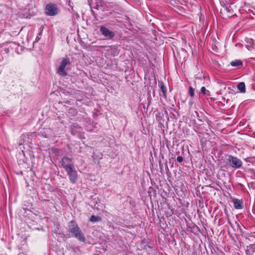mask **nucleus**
Returning a JSON list of instances; mask_svg holds the SVG:
<instances>
[{"label":"nucleus","instance_id":"nucleus-12","mask_svg":"<svg viewBox=\"0 0 255 255\" xmlns=\"http://www.w3.org/2000/svg\"><path fill=\"white\" fill-rule=\"evenodd\" d=\"M237 88L241 92L245 93L246 92V86L244 82L239 83Z\"/></svg>","mask_w":255,"mask_h":255},{"label":"nucleus","instance_id":"nucleus-7","mask_svg":"<svg viewBox=\"0 0 255 255\" xmlns=\"http://www.w3.org/2000/svg\"><path fill=\"white\" fill-rule=\"evenodd\" d=\"M100 31L102 34L109 39H112L115 35L114 32L110 30L108 28L102 26L100 27Z\"/></svg>","mask_w":255,"mask_h":255},{"label":"nucleus","instance_id":"nucleus-5","mask_svg":"<svg viewBox=\"0 0 255 255\" xmlns=\"http://www.w3.org/2000/svg\"><path fill=\"white\" fill-rule=\"evenodd\" d=\"M228 158V161L229 164L234 168H239L242 165V161L240 159L236 157L229 155Z\"/></svg>","mask_w":255,"mask_h":255},{"label":"nucleus","instance_id":"nucleus-1","mask_svg":"<svg viewBox=\"0 0 255 255\" xmlns=\"http://www.w3.org/2000/svg\"><path fill=\"white\" fill-rule=\"evenodd\" d=\"M68 228L70 232L74 237L81 242H85V237L75 221L73 220L70 221L68 225Z\"/></svg>","mask_w":255,"mask_h":255},{"label":"nucleus","instance_id":"nucleus-4","mask_svg":"<svg viewBox=\"0 0 255 255\" xmlns=\"http://www.w3.org/2000/svg\"><path fill=\"white\" fill-rule=\"evenodd\" d=\"M61 166L65 169V171L75 167L71 159L67 157H63L60 161Z\"/></svg>","mask_w":255,"mask_h":255},{"label":"nucleus","instance_id":"nucleus-6","mask_svg":"<svg viewBox=\"0 0 255 255\" xmlns=\"http://www.w3.org/2000/svg\"><path fill=\"white\" fill-rule=\"evenodd\" d=\"M66 172H67L71 182L73 184L75 183L78 179V175L75 167L69 169L66 171Z\"/></svg>","mask_w":255,"mask_h":255},{"label":"nucleus","instance_id":"nucleus-15","mask_svg":"<svg viewBox=\"0 0 255 255\" xmlns=\"http://www.w3.org/2000/svg\"><path fill=\"white\" fill-rule=\"evenodd\" d=\"M189 94L191 97H193L194 94V89L191 87L189 88Z\"/></svg>","mask_w":255,"mask_h":255},{"label":"nucleus","instance_id":"nucleus-3","mask_svg":"<svg viewBox=\"0 0 255 255\" xmlns=\"http://www.w3.org/2000/svg\"><path fill=\"white\" fill-rule=\"evenodd\" d=\"M70 64V60L69 58H64L58 68V74L62 76H65L67 75L65 70L66 66Z\"/></svg>","mask_w":255,"mask_h":255},{"label":"nucleus","instance_id":"nucleus-17","mask_svg":"<svg viewBox=\"0 0 255 255\" xmlns=\"http://www.w3.org/2000/svg\"><path fill=\"white\" fill-rule=\"evenodd\" d=\"M183 157L181 156H177V161L178 162H182L183 161Z\"/></svg>","mask_w":255,"mask_h":255},{"label":"nucleus","instance_id":"nucleus-18","mask_svg":"<svg viewBox=\"0 0 255 255\" xmlns=\"http://www.w3.org/2000/svg\"><path fill=\"white\" fill-rule=\"evenodd\" d=\"M88 2H89V5L91 6L94 5L93 0H88Z\"/></svg>","mask_w":255,"mask_h":255},{"label":"nucleus","instance_id":"nucleus-9","mask_svg":"<svg viewBox=\"0 0 255 255\" xmlns=\"http://www.w3.org/2000/svg\"><path fill=\"white\" fill-rule=\"evenodd\" d=\"M234 206L237 209H240L243 208V202L239 199L234 200Z\"/></svg>","mask_w":255,"mask_h":255},{"label":"nucleus","instance_id":"nucleus-2","mask_svg":"<svg viewBox=\"0 0 255 255\" xmlns=\"http://www.w3.org/2000/svg\"><path fill=\"white\" fill-rule=\"evenodd\" d=\"M45 12L48 16H55L59 13V9L56 4L49 2L45 6Z\"/></svg>","mask_w":255,"mask_h":255},{"label":"nucleus","instance_id":"nucleus-8","mask_svg":"<svg viewBox=\"0 0 255 255\" xmlns=\"http://www.w3.org/2000/svg\"><path fill=\"white\" fill-rule=\"evenodd\" d=\"M223 11L224 13L227 14L228 17H231L234 15V10L231 6L226 7L223 9Z\"/></svg>","mask_w":255,"mask_h":255},{"label":"nucleus","instance_id":"nucleus-16","mask_svg":"<svg viewBox=\"0 0 255 255\" xmlns=\"http://www.w3.org/2000/svg\"><path fill=\"white\" fill-rule=\"evenodd\" d=\"M207 92H209V91L206 90L205 87H202L201 88V93H202L204 95H207V93H206Z\"/></svg>","mask_w":255,"mask_h":255},{"label":"nucleus","instance_id":"nucleus-10","mask_svg":"<svg viewBox=\"0 0 255 255\" xmlns=\"http://www.w3.org/2000/svg\"><path fill=\"white\" fill-rule=\"evenodd\" d=\"M159 87H160V90L162 93L163 96L165 98H166V88L165 87L163 82L161 81V82H159Z\"/></svg>","mask_w":255,"mask_h":255},{"label":"nucleus","instance_id":"nucleus-13","mask_svg":"<svg viewBox=\"0 0 255 255\" xmlns=\"http://www.w3.org/2000/svg\"><path fill=\"white\" fill-rule=\"evenodd\" d=\"M230 64L232 66L238 67L239 66H242L243 65V63L240 60H236L231 62Z\"/></svg>","mask_w":255,"mask_h":255},{"label":"nucleus","instance_id":"nucleus-11","mask_svg":"<svg viewBox=\"0 0 255 255\" xmlns=\"http://www.w3.org/2000/svg\"><path fill=\"white\" fill-rule=\"evenodd\" d=\"M246 42L247 43V44L246 45V47L249 50L251 51L252 50V48H254L253 47V45H254L253 40L251 38H248L247 39Z\"/></svg>","mask_w":255,"mask_h":255},{"label":"nucleus","instance_id":"nucleus-14","mask_svg":"<svg viewBox=\"0 0 255 255\" xmlns=\"http://www.w3.org/2000/svg\"><path fill=\"white\" fill-rule=\"evenodd\" d=\"M101 220V218L99 216H97L95 215L91 216L90 221L92 222H96L98 221H100Z\"/></svg>","mask_w":255,"mask_h":255}]
</instances>
